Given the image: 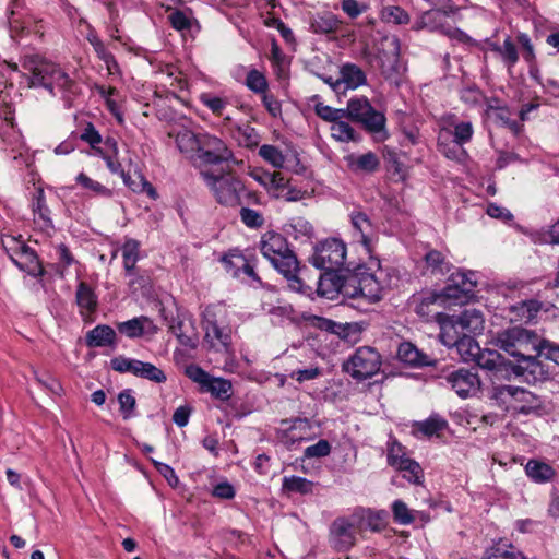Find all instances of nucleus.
<instances>
[{"label": "nucleus", "instance_id": "23", "mask_svg": "<svg viewBox=\"0 0 559 559\" xmlns=\"http://www.w3.org/2000/svg\"><path fill=\"white\" fill-rule=\"evenodd\" d=\"M442 121L453 130L442 127L439 133H445L453 136V142L465 145L469 143L474 135V127L471 121H459L456 116L449 114L442 118Z\"/></svg>", "mask_w": 559, "mask_h": 559}, {"label": "nucleus", "instance_id": "62", "mask_svg": "<svg viewBox=\"0 0 559 559\" xmlns=\"http://www.w3.org/2000/svg\"><path fill=\"white\" fill-rule=\"evenodd\" d=\"M316 115L324 121L335 122L336 120L346 118V108H333L329 105H324L321 102L314 104Z\"/></svg>", "mask_w": 559, "mask_h": 559}, {"label": "nucleus", "instance_id": "16", "mask_svg": "<svg viewBox=\"0 0 559 559\" xmlns=\"http://www.w3.org/2000/svg\"><path fill=\"white\" fill-rule=\"evenodd\" d=\"M513 372L528 384L543 383L550 379L548 367L533 354L518 359Z\"/></svg>", "mask_w": 559, "mask_h": 559}, {"label": "nucleus", "instance_id": "50", "mask_svg": "<svg viewBox=\"0 0 559 559\" xmlns=\"http://www.w3.org/2000/svg\"><path fill=\"white\" fill-rule=\"evenodd\" d=\"M332 136L338 142H356L359 140L358 133L355 129L346 121L342 119L336 120L331 126Z\"/></svg>", "mask_w": 559, "mask_h": 559}, {"label": "nucleus", "instance_id": "55", "mask_svg": "<svg viewBox=\"0 0 559 559\" xmlns=\"http://www.w3.org/2000/svg\"><path fill=\"white\" fill-rule=\"evenodd\" d=\"M449 282H453L469 296H473L474 289L477 285L476 274L472 271H457L452 273Z\"/></svg>", "mask_w": 559, "mask_h": 559}, {"label": "nucleus", "instance_id": "5", "mask_svg": "<svg viewBox=\"0 0 559 559\" xmlns=\"http://www.w3.org/2000/svg\"><path fill=\"white\" fill-rule=\"evenodd\" d=\"M383 275L384 272L381 269L371 272L365 264L356 265L347 272L345 297L364 298L371 304L378 302L383 297Z\"/></svg>", "mask_w": 559, "mask_h": 559}, {"label": "nucleus", "instance_id": "2", "mask_svg": "<svg viewBox=\"0 0 559 559\" xmlns=\"http://www.w3.org/2000/svg\"><path fill=\"white\" fill-rule=\"evenodd\" d=\"M24 76L29 87H43L55 95V90L75 94L78 84L57 63L39 55H26L21 59Z\"/></svg>", "mask_w": 559, "mask_h": 559}, {"label": "nucleus", "instance_id": "39", "mask_svg": "<svg viewBox=\"0 0 559 559\" xmlns=\"http://www.w3.org/2000/svg\"><path fill=\"white\" fill-rule=\"evenodd\" d=\"M313 481L300 476H285L282 479V491L286 495H308L313 491Z\"/></svg>", "mask_w": 559, "mask_h": 559}, {"label": "nucleus", "instance_id": "31", "mask_svg": "<svg viewBox=\"0 0 559 559\" xmlns=\"http://www.w3.org/2000/svg\"><path fill=\"white\" fill-rule=\"evenodd\" d=\"M340 80L346 90H356L367 84L365 71L352 62H345L340 67Z\"/></svg>", "mask_w": 559, "mask_h": 559}, {"label": "nucleus", "instance_id": "34", "mask_svg": "<svg viewBox=\"0 0 559 559\" xmlns=\"http://www.w3.org/2000/svg\"><path fill=\"white\" fill-rule=\"evenodd\" d=\"M252 252H242L239 249H230L221 259L226 272L234 278L241 277V269L246 265Z\"/></svg>", "mask_w": 559, "mask_h": 559}, {"label": "nucleus", "instance_id": "12", "mask_svg": "<svg viewBox=\"0 0 559 559\" xmlns=\"http://www.w3.org/2000/svg\"><path fill=\"white\" fill-rule=\"evenodd\" d=\"M194 159L201 165L216 166L224 163L239 164L225 141L205 131L201 132V139L199 140V147Z\"/></svg>", "mask_w": 559, "mask_h": 559}, {"label": "nucleus", "instance_id": "27", "mask_svg": "<svg viewBox=\"0 0 559 559\" xmlns=\"http://www.w3.org/2000/svg\"><path fill=\"white\" fill-rule=\"evenodd\" d=\"M349 222L355 231V235L359 237V241L367 249L371 245V236L373 233V224L368 214L362 211L360 206L355 207L349 214Z\"/></svg>", "mask_w": 559, "mask_h": 559}, {"label": "nucleus", "instance_id": "7", "mask_svg": "<svg viewBox=\"0 0 559 559\" xmlns=\"http://www.w3.org/2000/svg\"><path fill=\"white\" fill-rule=\"evenodd\" d=\"M346 118L359 123L370 134L386 133V117L377 110L366 96H355L347 102Z\"/></svg>", "mask_w": 559, "mask_h": 559}, {"label": "nucleus", "instance_id": "37", "mask_svg": "<svg viewBox=\"0 0 559 559\" xmlns=\"http://www.w3.org/2000/svg\"><path fill=\"white\" fill-rule=\"evenodd\" d=\"M427 269L433 275H445L451 271L452 264L439 250L429 249L424 255Z\"/></svg>", "mask_w": 559, "mask_h": 559}, {"label": "nucleus", "instance_id": "30", "mask_svg": "<svg viewBox=\"0 0 559 559\" xmlns=\"http://www.w3.org/2000/svg\"><path fill=\"white\" fill-rule=\"evenodd\" d=\"M85 343L88 347H115L117 334L110 325L98 324L86 333Z\"/></svg>", "mask_w": 559, "mask_h": 559}, {"label": "nucleus", "instance_id": "53", "mask_svg": "<svg viewBox=\"0 0 559 559\" xmlns=\"http://www.w3.org/2000/svg\"><path fill=\"white\" fill-rule=\"evenodd\" d=\"M381 19L385 23L405 25L411 21L409 14L400 5H386L381 10Z\"/></svg>", "mask_w": 559, "mask_h": 559}, {"label": "nucleus", "instance_id": "59", "mask_svg": "<svg viewBox=\"0 0 559 559\" xmlns=\"http://www.w3.org/2000/svg\"><path fill=\"white\" fill-rule=\"evenodd\" d=\"M246 86L255 94L263 95L267 92V80L265 75L257 69H251L247 73Z\"/></svg>", "mask_w": 559, "mask_h": 559}, {"label": "nucleus", "instance_id": "4", "mask_svg": "<svg viewBox=\"0 0 559 559\" xmlns=\"http://www.w3.org/2000/svg\"><path fill=\"white\" fill-rule=\"evenodd\" d=\"M201 176L216 202L223 206L236 207L241 204L242 197H246L249 203H260L257 193L247 190L242 180L236 176L215 175L212 171H202Z\"/></svg>", "mask_w": 559, "mask_h": 559}, {"label": "nucleus", "instance_id": "21", "mask_svg": "<svg viewBox=\"0 0 559 559\" xmlns=\"http://www.w3.org/2000/svg\"><path fill=\"white\" fill-rule=\"evenodd\" d=\"M312 438V426L308 418H294L288 428L283 431L282 443L288 450H293L296 444L308 441Z\"/></svg>", "mask_w": 559, "mask_h": 559}, {"label": "nucleus", "instance_id": "26", "mask_svg": "<svg viewBox=\"0 0 559 559\" xmlns=\"http://www.w3.org/2000/svg\"><path fill=\"white\" fill-rule=\"evenodd\" d=\"M471 297L472 296L465 293L461 287L455 285L453 282H449L441 292L433 293L423 298L420 308L433 304H439L440 306H443L448 300H451L454 304H464L468 301Z\"/></svg>", "mask_w": 559, "mask_h": 559}, {"label": "nucleus", "instance_id": "54", "mask_svg": "<svg viewBox=\"0 0 559 559\" xmlns=\"http://www.w3.org/2000/svg\"><path fill=\"white\" fill-rule=\"evenodd\" d=\"M489 117H491L500 127L508 128L514 135H518L522 130V126L518 121L511 119V111L507 105L502 108H498V110L489 115Z\"/></svg>", "mask_w": 559, "mask_h": 559}, {"label": "nucleus", "instance_id": "6", "mask_svg": "<svg viewBox=\"0 0 559 559\" xmlns=\"http://www.w3.org/2000/svg\"><path fill=\"white\" fill-rule=\"evenodd\" d=\"M225 311L216 306H207L202 316L204 341L218 353H233L231 328L224 320Z\"/></svg>", "mask_w": 559, "mask_h": 559}, {"label": "nucleus", "instance_id": "47", "mask_svg": "<svg viewBox=\"0 0 559 559\" xmlns=\"http://www.w3.org/2000/svg\"><path fill=\"white\" fill-rule=\"evenodd\" d=\"M270 61L275 74L278 78H285L287 75L289 60L287 56L282 51L275 38H272L271 40Z\"/></svg>", "mask_w": 559, "mask_h": 559}, {"label": "nucleus", "instance_id": "52", "mask_svg": "<svg viewBox=\"0 0 559 559\" xmlns=\"http://www.w3.org/2000/svg\"><path fill=\"white\" fill-rule=\"evenodd\" d=\"M169 23L176 31H189L192 26L193 12L187 8L185 10L176 9L168 15Z\"/></svg>", "mask_w": 559, "mask_h": 559}, {"label": "nucleus", "instance_id": "20", "mask_svg": "<svg viewBox=\"0 0 559 559\" xmlns=\"http://www.w3.org/2000/svg\"><path fill=\"white\" fill-rule=\"evenodd\" d=\"M555 306L551 302H544L535 298L519 301L509 308L512 321L524 323L534 322L538 314L549 312Z\"/></svg>", "mask_w": 559, "mask_h": 559}, {"label": "nucleus", "instance_id": "63", "mask_svg": "<svg viewBox=\"0 0 559 559\" xmlns=\"http://www.w3.org/2000/svg\"><path fill=\"white\" fill-rule=\"evenodd\" d=\"M140 361L141 360L134 358L117 356L110 360V367L119 373H131L136 377Z\"/></svg>", "mask_w": 559, "mask_h": 559}, {"label": "nucleus", "instance_id": "44", "mask_svg": "<svg viewBox=\"0 0 559 559\" xmlns=\"http://www.w3.org/2000/svg\"><path fill=\"white\" fill-rule=\"evenodd\" d=\"M480 559H526L522 552H520L511 544L497 543L486 549Z\"/></svg>", "mask_w": 559, "mask_h": 559}, {"label": "nucleus", "instance_id": "28", "mask_svg": "<svg viewBox=\"0 0 559 559\" xmlns=\"http://www.w3.org/2000/svg\"><path fill=\"white\" fill-rule=\"evenodd\" d=\"M111 174L119 175L123 183L131 189L135 193H145L152 200H156L158 198V193L153 185L141 174L135 173L134 177L130 174L126 173L122 168L121 163L119 162V170L110 171Z\"/></svg>", "mask_w": 559, "mask_h": 559}, {"label": "nucleus", "instance_id": "57", "mask_svg": "<svg viewBox=\"0 0 559 559\" xmlns=\"http://www.w3.org/2000/svg\"><path fill=\"white\" fill-rule=\"evenodd\" d=\"M257 265L258 258L253 253L252 255L249 257V260L243 266V269H241V277L239 280L253 287L263 286V282L255 271Z\"/></svg>", "mask_w": 559, "mask_h": 559}, {"label": "nucleus", "instance_id": "35", "mask_svg": "<svg viewBox=\"0 0 559 559\" xmlns=\"http://www.w3.org/2000/svg\"><path fill=\"white\" fill-rule=\"evenodd\" d=\"M524 469L526 476L536 484L548 483L556 475V471L552 468V466L534 459L528 460Z\"/></svg>", "mask_w": 559, "mask_h": 559}, {"label": "nucleus", "instance_id": "41", "mask_svg": "<svg viewBox=\"0 0 559 559\" xmlns=\"http://www.w3.org/2000/svg\"><path fill=\"white\" fill-rule=\"evenodd\" d=\"M201 392L211 393L216 400L228 401L233 394V385L229 380L211 377Z\"/></svg>", "mask_w": 559, "mask_h": 559}, {"label": "nucleus", "instance_id": "46", "mask_svg": "<svg viewBox=\"0 0 559 559\" xmlns=\"http://www.w3.org/2000/svg\"><path fill=\"white\" fill-rule=\"evenodd\" d=\"M396 471L402 472L403 477L411 484L421 485L424 481V472L421 466L408 456L404 461L400 462Z\"/></svg>", "mask_w": 559, "mask_h": 559}, {"label": "nucleus", "instance_id": "49", "mask_svg": "<svg viewBox=\"0 0 559 559\" xmlns=\"http://www.w3.org/2000/svg\"><path fill=\"white\" fill-rule=\"evenodd\" d=\"M56 250L59 262L53 264L52 267L60 278H64L67 269L73 264H79V262L75 260L67 245L59 243L56 246Z\"/></svg>", "mask_w": 559, "mask_h": 559}, {"label": "nucleus", "instance_id": "19", "mask_svg": "<svg viewBox=\"0 0 559 559\" xmlns=\"http://www.w3.org/2000/svg\"><path fill=\"white\" fill-rule=\"evenodd\" d=\"M447 382L462 399L475 395L480 388L478 374L464 368L451 372L447 377Z\"/></svg>", "mask_w": 559, "mask_h": 559}, {"label": "nucleus", "instance_id": "15", "mask_svg": "<svg viewBox=\"0 0 559 559\" xmlns=\"http://www.w3.org/2000/svg\"><path fill=\"white\" fill-rule=\"evenodd\" d=\"M357 528L350 519L345 516L336 518L329 530L330 546L338 551L350 550L356 544Z\"/></svg>", "mask_w": 559, "mask_h": 559}, {"label": "nucleus", "instance_id": "3", "mask_svg": "<svg viewBox=\"0 0 559 559\" xmlns=\"http://www.w3.org/2000/svg\"><path fill=\"white\" fill-rule=\"evenodd\" d=\"M436 321L440 326L441 343L452 348L461 338L468 334H480L485 328L484 314L477 309H465L460 314L437 312Z\"/></svg>", "mask_w": 559, "mask_h": 559}, {"label": "nucleus", "instance_id": "56", "mask_svg": "<svg viewBox=\"0 0 559 559\" xmlns=\"http://www.w3.org/2000/svg\"><path fill=\"white\" fill-rule=\"evenodd\" d=\"M136 377L152 381L154 383H164L167 380L165 372L155 365L146 361H140Z\"/></svg>", "mask_w": 559, "mask_h": 559}, {"label": "nucleus", "instance_id": "1", "mask_svg": "<svg viewBox=\"0 0 559 559\" xmlns=\"http://www.w3.org/2000/svg\"><path fill=\"white\" fill-rule=\"evenodd\" d=\"M259 249L262 255L287 281L292 290L309 294L311 287L298 277L299 261L287 239L280 233L269 230L261 236Z\"/></svg>", "mask_w": 559, "mask_h": 559}, {"label": "nucleus", "instance_id": "9", "mask_svg": "<svg viewBox=\"0 0 559 559\" xmlns=\"http://www.w3.org/2000/svg\"><path fill=\"white\" fill-rule=\"evenodd\" d=\"M78 140L88 144L93 154L100 157L109 171L119 170V147L117 140L112 136H107L103 140L102 134L92 122H86Z\"/></svg>", "mask_w": 559, "mask_h": 559}, {"label": "nucleus", "instance_id": "43", "mask_svg": "<svg viewBox=\"0 0 559 559\" xmlns=\"http://www.w3.org/2000/svg\"><path fill=\"white\" fill-rule=\"evenodd\" d=\"M474 334L465 335L460 342L452 348H455L460 358L464 362L475 361L477 356L480 354V347L473 336Z\"/></svg>", "mask_w": 559, "mask_h": 559}, {"label": "nucleus", "instance_id": "45", "mask_svg": "<svg viewBox=\"0 0 559 559\" xmlns=\"http://www.w3.org/2000/svg\"><path fill=\"white\" fill-rule=\"evenodd\" d=\"M437 147L438 151L450 160L462 162L467 156V152L463 145L453 141L448 142L443 139L442 133L438 135Z\"/></svg>", "mask_w": 559, "mask_h": 559}, {"label": "nucleus", "instance_id": "36", "mask_svg": "<svg viewBox=\"0 0 559 559\" xmlns=\"http://www.w3.org/2000/svg\"><path fill=\"white\" fill-rule=\"evenodd\" d=\"M284 231L295 240H310L314 235L313 226L304 217H292L285 225Z\"/></svg>", "mask_w": 559, "mask_h": 559}, {"label": "nucleus", "instance_id": "14", "mask_svg": "<svg viewBox=\"0 0 559 559\" xmlns=\"http://www.w3.org/2000/svg\"><path fill=\"white\" fill-rule=\"evenodd\" d=\"M495 397L497 400H501L503 403L508 397L514 400L516 403H519V405L514 406V408L518 411V413L523 415L537 412L543 406L540 399L536 394L514 385L496 386Z\"/></svg>", "mask_w": 559, "mask_h": 559}, {"label": "nucleus", "instance_id": "38", "mask_svg": "<svg viewBox=\"0 0 559 559\" xmlns=\"http://www.w3.org/2000/svg\"><path fill=\"white\" fill-rule=\"evenodd\" d=\"M341 20L331 12H324L312 17L310 28L316 34H330L341 26Z\"/></svg>", "mask_w": 559, "mask_h": 559}, {"label": "nucleus", "instance_id": "48", "mask_svg": "<svg viewBox=\"0 0 559 559\" xmlns=\"http://www.w3.org/2000/svg\"><path fill=\"white\" fill-rule=\"evenodd\" d=\"M200 139L201 132H193L191 130L185 129L177 133L176 144L182 153L197 154ZM193 157L195 158V155H193Z\"/></svg>", "mask_w": 559, "mask_h": 559}, {"label": "nucleus", "instance_id": "18", "mask_svg": "<svg viewBox=\"0 0 559 559\" xmlns=\"http://www.w3.org/2000/svg\"><path fill=\"white\" fill-rule=\"evenodd\" d=\"M117 331L128 338L135 340L154 336L158 332V326L154 320L147 316L134 317L130 320L118 322Z\"/></svg>", "mask_w": 559, "mask_h": 559}, {"label": "nucleus", "instance_id": "33", "mask_svg": "<svg viewBox=\"0 0 559 559\" xmlns=\"http://www.w3.org/2000/svg\"><path fill=\"white\" fill-rule=\"evenodd\" d=\"M326 330L337 335L346 343L356 344L360 341L362 326L358 322L336 323L332 320H328Z\"/></svg>", "mask_w": 559, "mask_h": 559}, {"label": "nucleus", "instance_id": "29", "mask_svg": "<svg viewBox=\"0 0 559 559\" xmlns=\"http://www.w3.org/2000/svg\"><path fill=\"white\" fill-rule=\"evenodd\" d=\"M75 300L80 309V314L84 320H86L97 310L98 297L94 289L85 282H80L78 284Z\"/></svg>", "mask_w": 559, "mask_h": 559}, {"label": "nucleus", "instance_id": "25", "mask_svg": "<svg viewBox=\"0 0 559 559\" xmlns=\"http://www.w3.org/2000/svg\"><path fill=\"white\" fill-rule=\"evenodd\" d=\"M32 212L34 215V223L41 231H49L53 229V222L51 219V211L47 206L44 189L37 187L32 198Z\"/></svg>", "mask_w": 559, "mask_h": 559}, {"label": "nucleus", "instance_id": "61", "mask_svg": "<svg viewBox=\"0 0 559 559\" xmlns=\"http://www.w3.org/2000/svg\"><path fill=\"white\" fill-rule=\"evenodd\" d=\"M495 51L499 52L508 68H513L519 61V53L511 37L503 40L502 46H496Z\"/></svg>", "mask_w": 559, "mask_h": 559}, {"label": "nucleus", "instance_id": "42", "mask_svg": "<svg viewBox=\"0 0 559 559\" xmlns=\"http://www.w3.org/2000/svg\"><path fill=\"white\" fill-rule=\"evenodd\" d=\"M20 258H22L21 264L23 272L33 277L44 276L45 270L34 249L29 246L26 249H23Z\"/></svg>", "mask_w": 559, "mask_h": 559}, {"label": "nucleus", "instance_id": "64", "mask_svg": "<svg viewBox=\"0 0 559 559\" xmlns=\"http://www.w3.org/2000/svg\"><path fill=\"white\" fill-rule=\"evenodd\" d=\"M199 98L202 105L209 108L215 116H222L224 109L228 105L227 98L217 96L210 92L202 93Z\"/></svg>", "mask_w": 559, "mask_h": 559}, {"label": "nucleus", "instance_id": "13", "mask_svg": "<svg viewBox=\"0 0 559 559\" xmlns=\"http://www.w3.org/2000/svg\"><path fill=\"white\" fill-rule=\"evenodd\" d=\"M124 276L129 278L128 286L133 292L146 286L148 276L136 267L141 259V242L133 238H126L121 248Z\"/></svg>", "mask_w": 559, "mask_h": 559}, {"label": "nucleus", "instance_id": "22", "mask_svg": "<svg viewBox=\"0 0 559 559\" xmlns=\"http://www.w3.org/2000/svg\"><path fill=\"white\" fill-rule=\"evenodd\" d=\"M397 358L413 368L435 367L438 359L418 349L411 342H403L397 348Z\"/></svg>", "mask_w": 559, "mask_h": 559}, {"label": "nucleus", "instance_id": "8", "mask_svg": "<svg viewBox=\"0 0 559 559\" xmlns=\"http://www.w3.org/2000/svg\"><path fill=\"white\" fill-rule=\"evenodd\" d=\"M539 340V336L534 331L521 326H512L498 334L497 346L518 360L536 353Z\"/></svg>", "mask_w": 559, "mask_h": 559}, {"label": "nucleus", "instance_id": "32", "mask_svg": "<svg viewBox=\"0 0 559 559\" xmlns=\"http://www.w3.org/2000/svg\"><path fill=\"white\" fill-rule=\"evenodd\" d=\"M347 167L353 173L372 174L380 167V159L373 152H367L361 155L350 154L345 157Z\"/></svg>", "mask_w": 559, "mask_h": 559}, {"label": "nucleus", "instance_id": "60", "mask_svg": "<svg viewBox=\"0 0 559 559\" xmlns=\"http://www.w3.org/2000/svg\"><path fill=\"white\" fill-rule=\"evenodd\" d=\"M474 362L483 369L492 371L497 370L502 365V357L496 350L480 349V354Z\"/></svg>", "mask_w": 559, "mask_h": 559}, {"label": "nucleus", "instance_id": "10", "mask_svg": "<svg viewBox=\"0 0 559 559\" xmlns=\"http://www.w3.org/2000/svg\"><path fill=\"white\" fill-rule=\"evenodd\" d=\"M347 246L338 238H326L318 242L309 262L319 270H341L349 267L346 264Z\"/></svg>", "mask_w": 559, "mask_h": 559}, {"label": "nucleus", "instance_id": "11", "mask_svg": "<svg viewBox=\"0 0 559 559\" xmlns=\"http://www.w3.org/2000/svg\"><path fill=\"white\" fill-rule=\"evenodd\" d=\"M382 366L381 355L370 346L358 347L343 364V370L356 381L376 376Z\"/></svg>", "mask_w": 559, "mask_h": 559}, {"label": "nucleus", "instance_id": "58", "mask_svg": "<svg viewBox=\"0 0 559 559\" xmlns=\"http://www.w3.org/2000/svg\"><path fill=\"white\" fill-rule=\"evenodd\" d=\"M259 155L266 163L272 165L274 168H283L285 164V156L282 151L271 144H263L259 148Z\"/></svg>", "mask_w": 559, "mask_h": 559}, {"label": "nucleus", "instance_id": "17", "mask_svg": "<svg viewBox=\"0 0 559 559\" xmlns=\"http://www.w3.org/2000/svg\"><path fill=\"white\" fill-rule=\"evenodd\" d=\"M350 267L341 270H322L317 282V293L321 297L333 299L338 294L345 297V285L347 284V272Z\"/></svg>", "mask_w": 559, "mask_h": 559}, {"label": "nucleus", "instance_id": "24", "mask_svg": "<svg viewBox=\"0 0 559 559\" xmlns=\"http://www.w3.org/2000/svg\"><path fill=\"white\" fill-rule=\"evenodd\" d=\"M449 423L441 415L433 413L425 420L414 421L412 424V435L418 439L440 437L448 429Z\"/></svg>", "mask_w": 559, "mask_h": 559}, {"label": "nucleus", "instance_id": "51", "mask_svg": "<svg viewBox=\"0 0 559 559\" xmlns=\"http://www.w3.org/2000/svg\"><path fill=\"white\" fill-rule=\"evenodd\" d=\"M119 411L124 420L136 416V400L131 389H126L118 394Z\"/></svg>", "mask_w": 559, "mask_h": 559}, {"label": "nucleus", "instance_id": "40", "mask_svg": "<svg viewBox=\"0 0 559 559\" xmlns=\"http://www.w3.org/2000/svg\"><path fill=\"white\" fill-rule=\"evenodd\" d=\"M75 182L80 186L84 191H86L92 197H100V198H111L112 190L92 179L85 173H80L75 177Z\"/></svg>", "mask_w": 559, "mask_h": 559}]
</instances>
